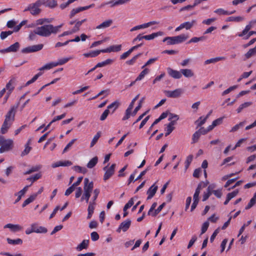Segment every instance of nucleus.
<instances>
[{
    "instance_id": "774afa93",
    "label": "nucleus",
    "mask_w": 256,
    "mask_h": 256,
    "mask_svg": "<svg viewBox=\"0 0 256 256\" xmlns=\"http://www.w3.org/2000/svg\"><path fill=\"white\" fill-rule=\"evenodd\" d=\"M90 236L92 240L93 241H96L99 238V235L96 232H92L90 234Z\"/></svg>"
},
{
    "instance_id": "b1692460",
    "label": "nucleus",
    "mask_w": 256,
    "mask_h": 256,
    "mask_svg": "<svg viewBox=\"0 0 256 256\" xmlns=\"http://www.w3.org/2000/svg\"><path fill=\"white\" fill-rule=\"evenodd\" d=\"M72 164V162H71V161H65L64 162L60 161V162H58L53 164L52 165V166L54 168H55L58 167L60 166H69Z\"/></svg>"
},
{
    "instance_id": "864d4df0",
    "label": "nucleus",
    "mask_w": 256,
    "mask_h": 256,
    "mask_svg": "<svg viewBox=\"0 0 256 256\" xmlns=\"http://www.w3.org/2000/svg\"><path fill=\"white\" fill-rule=\"evenodd\" d=\"M244 122H240L238 124L235 125L232 128L230 132H234L237 131L240 128L244 126Z\"/></svg>"
},
{
    "instance_id": "4468645a",
    "label": "nucleus",
    "mask_w": 256,
    "mask_h": 256,
    "mask_svg": "<svg viewBox=\"0 0 256 256\" xmlns=\"http://www.w3.org/2000/svg\"><path fill=\"white\" fill-rule=\"evenodd\" d=\"M167 72L169 76L174 78L179 79L182 76L180 70L178 71L173 70L170 68H167Z\"/></svg>"
},
{
    "instance_id": "a19ab883",
    "label": "nucleus",
    "mask_w": 256,
    "mask_h": 256,
    "mask_svg": "<svg viewBox=\"0 0 256 256\" xmlns=\"http://www.w3.org/2000/svg\"><path fill=\"white\" fill-rule=\"evenodd\" d=\"M256 54V46L253 48L249 50L245 54V56L246 58H250L252 56Z\"/></svg>"
},
{
    "instance_id": "3c124183",
    "label": "nucleus",
    "mask_w": 256,
    "mask_h": 256,
    "mask_svg": "<svg viewBox=\"0 0 256 256\" xmlns=\"http://www.w3.org/2000/svg\"><path fill=\"white\" fill-rule=\"evenodd\" d=\"M38 33L36 32V28L33 31L30 32L28 38L30 40H34L36 39Z\"/></svg>"
},
{
    "instance_id": "a211bd4d",
    "label": "nucleus",
    "mask_w": 256,
    "mask_h": 256,
    "mask_svg": "<svg viewBox=\"0 0 256 256\" xmlns=\"http://www.w3.org/2000/svg\"><path fill=\"white\" fill-rule=\"evenodd\" d=\"M15 80L14 78L11 79L6 84V90H7L6 93L8 94H10L12 92V90H14V84Z\"/></svg>"
},
{
    "instance_id": "338daca9",
    "label": "nucleus",
    "mask_w": 256,
    "mask_h": 256,
    "mask_svg": "<svg viewBox=\"0 0 256 256\" xmlns=\"http://www.w3.org/2000/svg\"><path fill=\"white\" fill-rule=\"evenodd\" d=\"M216 20V18H208L207 20H204L202 22L203 24H205L206 25L210 24L212 22H214Z\"/></svg>"
},
{
    "instance_id": "2eb2a0df",
    "label": "nucleus",
    "mask_w": 256,
    "mask_h": 256,
    "mask_svg": "<svg viewBox=\"0 0 256 256\" xmlns=\"http://www.w3.org/2000/svg\"><path fill=\"white\" fill-rule=\"evenodd\" d=\"M122 50V45H113L109 46L108 48L102 50V52H118Z\"/></svg>"
},
{
    "instance_id": "6ab92c4d",
    "label": "nucleus",
    "mask_w": 256,
    "mask_h": 256,
    "mask_svg": "<svg viewBox=\"0 0 256 256\" xmlns=\"http://www.w3.org/2000/svg\"><path fill=\"white\" fill-rule=\"evenodd\" d=\"M112 20H108L96 26V29H104L108 28L112 24Z\"/></svg>"
},
{
    "instance_id": "4be33fe9",
    "label": "nucleus",
    "mask_w": 256,
    "mask_h": 256,
    "mask_svg": "<svg viewBox=\"0 0 256 256\" xmlns=\"http://www.w3.org/2000/svg\"><path fill=\"white\" fill-rule=\"evenodd\" d=\"M164 34V32H156L152 33L149 35H146L144 36V38L146 40H152L154 39L155 38L158 36H162Z\"/></svg>"
},
{
    "instance_id": "f8f14e48",
    "label": "nucleus",
    "mask_w": 256,
    "mask_h": 256,
    "mask_svg": "<svg viewBox=\"0 0 256 256\" xmlns=\"http://www.w3.org/2000/svg\"><path fill=\"white\" fill-rule=\"evenodd\" d=\"M94 4H92L88 6H82V7H80L76 8H74L70 12V18H72L74 16V15L82 11L85 10H88V8H93L94 6Z\"/></svg>"
},
{
    "instance_id": "7c9ffc66",
    "label": "nucleus",
    "mask_w": 256,
    "mask_h": 256,
    "mask_svg": "<svg viewBox=\"0 0 256 256\" xmlns=\"http://www.w3.org/2000/svg\"><path fill=\"white\" fill-rule=\"evenodd\" d=\"M120 104V102L118 100H116L108 105L107 107V109L110 110L113 108V110H112V113H113L118 108Z\"/></svg>"
},
{
    "instance_id": "bb28decb",
    "label": "nucleus",
    "mask_w": 256,
    "mask_h": 256,
    "mask_svg": "<svg viewBox=\"0 0 256 256\" xmlns=\"http://www.w3.org/2000/svg\"><path fill=\"white\" fill-rule=\"evenodd\" d=\"M134 204V200L133 198H132L129 200V201L128 202V203L126 204L124 206L123 210L124 212L123 216L126 217L128 214V212H126L127 210H128L130 208L132 205Z\"/></svg>"
},
{
    "instance_id": "c756f323",
    "label": "nucleus",
    "mask_w": 256,
    "mask_h": 256,
    "mask_svg": "<svg viewBox=\"0 0 256 256\" xmlns=\"http://www.w3.org/2000/svg\"><path fill=\"white\" fill-rule=\"evenodd\" d=\"M28 186H26L22 190H20L16 194V196L18 195L17 199L16 200L14 203L18 202L22 198V196L27 191L28 188Z\"/></svg>"
},
{
    "instance_id": "09e8293b",
    "label": "nucleus",
    "mask_w": 256,
    "mask_h": 256,
    "mask_svg": "<svg viewBox=\"0 0 256 256\" xmlns=\"http://www.w3.org/2000/svg\"><path fill=\"white\" fill-rule=\"evenodd\" d=\"M42 177V174L40 173H38L36 174L34 176H31L27 178L28 180H30L32 182H34L36 180H38Z\"/></svg>"
},
{
    "instance_id": "7ed1b4c3",
    "label": "nucleus",
    "mask_w": 256,
    "mask_h": 256,
    "mask_svg": "<svg viewBox=\"0 0 256 256\" xmlns=\"http://www.w3.org/2000/svg\"><path fill=\"white\" fill-rule=\"evenodd\" d=\"M188 38V34H181L174 36H167L164 38L162 42H166L168 45H174L183 42Z\"/></svg>"
},
{
    "instance_id": "8fccbe9b",
    "label": "nucleus",
    "mask_w": 256,
    "mask_h": 256,
    "mask_svg": "<svg viewBox=\"0 0 256 256\" xmlns=\"http://www.w3.org/2000/svg\"><path fill=\"white\" fill-rule=\"evenodd\" d=\"M214 12L218 15H228V11L221 8L216 10Z\"/></svg>"
},
{
    "instance_id": "aec40b11",
    "label": "nucleus",
    "mask_w": 256,
    "mask_h": 256,
    "mask_svg": "<svg viewBox=\"0 0 256 256\" xmlns=\"http://www.w3.org/2000/svg\"><path fill=\"white\" fill-rule=\"evenodd\" d=\"M4 228H8L14 232H16L20 230L22 227L18 224H6L4 226Z\"/></svg>"
},
{
    "instance_id": "e433bc0d",
    "label": "nucleus",
    "mask_w": 256,
    "mask_h": 256,
    "mask_svg": "<svg viewBox=\"0 0 256 256\" xmlns=\"http://www.w3.org/2000/svg\"><path fill=\"white\" fill-rule=\"evenodd\" d=\"M113 62V60H112V59H107L106 60L104 61V62H98V64H96V67H98V68H101V67H103V66H104L108 64H111L112 62Z\"/></svg>"
},
{
    "instance_id": "13d9d810",
    "label": "nucleus",
    "mask_w": 256,
    "mask_h": 256,
    "mask_svg": "<svg viewBox=\"0 0 256 256\" xmlns=\"http://www.w3.org/2000/svg\"><path fill=\"white\" fill-rule=\"evenodd\" d=\"M132 110V109L128 108L126 110L125 116L123 117L122 119V120H125L130 118V114H132L131 112Z\"/></svg>"
},
{
    "instance_id": "39448f33",
    "label": "nucleus",
    "mask_w": 256,
    "mask_h": 256,
    "mask_svg": "<svg viewBox=\"0 0 256 256\" xmlns=\"http://www.w3.org/2000/svg\"><path fill=\"white\" fill-rule=\"evenodd\" d=\"M41 6L39 0H37L35 2L28 4L24 12L30 11V14L33 16L38 15L42 11L41 9L40 8Z\"/></svg>"
},
{
    "instance_id": "de8ad7c7",
    "label": "nucleus",
    "mask_w": 256,
    "mask_h": 256,
    "mask_svg": "<svg viewBox=\"0 0 256 256\" xmlns=\"http://www.w3.org/2000/svg\"><path fill=\"white\" fill-rule=\"evenodd\" d=\"M100 136V132H98L96 133V134L93 138L91 143H90V147H92L98 142V138Z\"/></svg>"
},
{
    "instance_id": "72a5a7b5",
    "label": "nucleus",
    "mask_w": 256,
    "mask_h": 256,
    "mask_svg": "<svg viewBox=\"0 0 256 256\" xmlns=\"http://www.w3.org/2000/svg\"><path fill=\"white\" fill-rule=\"evenodd\" d=\"M100 52H102L101 50H94V51H92L90 52L85 53L84 54V56L86 58H88V57L94 58V57H96L97 56H98Z\"/></svg>"
},
{
    "instance_id": "f257e3e1",
    "label": "nucleus",
    "mask_w": 256,
    "mask_h": 256,
    "mask_svg": "<svg viewBox=\"0 0 256 256\" xmlns=\"http://www.w3.org/2000/svg\"><path fill=\"white\" fill-rule=\"evenodd\" d=\"M18 106L19 102L11 106L10 109L6 115L5 120L0 128L2 134H6L14 121L16 110L18 107Z\"/></svg>"
},
{
    "instance_id": "0eeeda50",
    "label": "nucleus",
    "mask_w": 256,
    "mask_h": 256,
    "mask_svg": "<svg viewBox=\"0 0 256 256\" xmlns=\"http://www.w3.org/2000/svg\"><path fill=\"white\" fill-rule=\"evenodd\" d=\"M115 168L114 164H112L110 166L108 164L104 168L103 170L106 172L104 176V180H108L114 174Z\"/></svg>"
},
{
    "instance_id": "393cba45",
    "label": "nucleus",
    "mask_w": 256,
    "mask_h": 256,
    "mask_svg": "<svg viewBox=\"0 0 256 256\" xmlns=\"http://www.w3.org/2000/svg\"><path fill=\"white\" fill-rule=\"evenodd\" d=\"M182 75L183 74L186 78H191L194 76V73L190 69H181Z\"/></svg>"
},
{
    "instance_id": "412c9836",
    "label": "nucleus",
    "mask_w": 256,
    "mask_h": 256,
    "mask_svg": "<svg viewBox=\"0 0 256 256\" xmlns=\"http://www.w3.org/2000/svg\"><path fill=\"white\" fill-rule=\"evenodd\" d=\"M88 244L89 240H84L77 246L76 249L78 252L82 250L83 249H86L88 246Z\"/></svg>"
},
{
    "instance_id": "f03ea898",
    "label": "nucleus",
    "mask_w": 256,
    "mask_h": 256,
    "mask_svg": "<svg viewBox=\"0 0 256 256\" xmlns=\"http://www.w3.org/2000/svg\"><path fill=\"white\" fill-rule=\"evenodd\" d=\"M63 24L57 26H54L52 24H48L38 26L36 28V32L38 35L44 36L48 37L52 34H56L60 32V28L62 26Z\"/></svg>"
},
{
    "instance_id": "49530a36",
    "label": "nucleus",
    "mask_w": 256,
    "mask_h": 256,
    "mask_svg": "<svg viewBox=\"0 0 256 256\" xmlns=\"http://www.w3.org/2000/svg\"><path fill=\"white\" fill-rule=\"evenodd\" d=\"M32 52H36L41 50L44 46L42 44H38L30 46Z\"/></svg>"
},
{
    "instance_id": "6e6552de",
    "label": "nucleus",
    "mask_w": 256,
    "mask_h": 256,
    "mask_svg": "<svg viewBox=\"0 0 256 256\" xmlns=\"http://www.w3.org/2000/svg\"><path fill=\"white\" fill-rule=\"evenodd\" d=\"M183 92L181 88H177L174 90H164V93L168 98H177L180 97Z\"/></svg>"
},
{
    "instance_id": "1a4fd4ad",
    "label": "nucleus",
    "mask_w": 256,
    "mask_h": 256,
    "mask_svg": "<svg viewBox=\"0 0 256 256\" xmlns=\"http://www.w3.org/2000/svg\"><path fill=\"white\" fill-rule=\"evenodd\" d=\"M131 223L132 221L130 219L126 220L120 224L119 227L116 230V232L119 233L121 231H122L123 232H126L130 228Z\"/></svg>"
},
{
    "instance_id": "5fc2aeb1",
    "label": "nucleus",
    "mask_w": 256,
    "mask_h": 256,
    "mask_svg": "<svg viewBox=\"0 0 256 256\" xmlns=\"http://www.w3.org/2000/svg\"><path fill=\"white\" fill-rule=\"evenodd\" d=\"M144 100V98H143L140 100L138 105L135 108V109L132 114V116H134L137 113V112L140 110V109L142 107V102Z\"/></svg>"
},
{
    "instance_id": "f704fd0d",
    "label": "nucleus",
    "mask_w": 256,
    "mask_h": 256,
    "mask_svg": "<svg viewBox=\"0 0 256 256\" xmlns=\"http://www.w3.org/2000/svg\"><path fill=\"white\" fill-rule=\"evenodd\" d=\"M244 18L242 16H230L228 17L226 21V22H240L244 20Z\"/></svg>"
},
{
    "instance_id": "680f3d73",
    "label": "nucleus",
    "mask_w": 256,
    "mask_h": 256,
    "mask_svg": "<svg viewBox=\"0 0 256 256\" xmlns=\"http://www.w3.org/2000/svg\"><path fill=\"white\" fill-rule=\"evenodd\" d=\"M82 24H80V22H79L78 21H77L75 24L72 30L73 34L78 32L80 30V28Z\"/></svg>"
},
{
    "instance_id": "ea45409f",
    "label": "nucleus",
    "mask_w": 256,
    "mask_h": 256,
    "mask_svg": "<svg viewBox=\"0 0 256 256\" xmlns=\"http://www.w3.org/2000/svg\"><path fill=\"white\" fill-rule=\"evenodd\" d=\"M149 72V70L147 68H144L138 75L136 79V81H139L142 80L144 76Z\"/></svg>"
},
{
    "instance_id": "c85d7f7f",
    "label": "nucleus",
    "mask_w": 256,
    "mask_h": 256,
    "mask_svg": "<svg viewBox=\"0 0 256 256\" xmlns=\"http://www.w3.org/2000/svg\"><path fill=\"white\" fill-rule=\"evenodd\" d=\"M37 194H33L31 195L28 198L26 199L22 204V206L24 208L26 205L28 204L30 202H32L36 198Z\"/></svg>"
},
{
    "instance_id": "6e6d98bb",
    "label": "nucleus",
    "mask_w": 256,
    "mask_h": 256,
    "mask_svg": "<svg viewBox=\"0 0 256 256\" xmlns=\"http://www.w3.org/2000/svg\"><path fill=\"white\" fill-rule=\"evenodd\" d=\"M166 204L165 202L162 203V204H160L157 209L155 210L154 212L152 213V216H156L163 208L164 206Z\"/></svg>"
},
{
    "instance_id": "dca6fc26",
    "label": "nucleus",
    "mask_w": 256,
    "mask_h": 256,
    "mask_svg": "<svg viewBox=\"0 0 256 256\" xmlns=\"http://www.w3.org/2000/svg\"><path fill=\"white\" fill-rule=\"evenodd\" d=\"M31 228H32L34 232L36 233H46L47 229L43 226H39L36 223L32 224L31 225Z\"/></svg>"
},
{
    "instance_id": "a18cd8bd",
    "label": "nucleus",
    "mask_w": 256,
    "mask_h": 256,
    "mask_svg": "<svg viewBox=\"0 0 256 256\" xmlns=\"http://www.w3.org/2000/svg\"><path fill=\"white\" fill-rule=\"evenodd\" d=\"M72 169L78 172L86 174L87 172V170L86 168L82 167L80 166H76L72 167Z\"/></svg>"
},
{
    "instance_id": "423d86ee",
    "label": "nucleus",
    "mask_w": 256,
    "mask_h": 256,
    "mask_svg": "<svg viewBox=\"0 0 256 256\" xmlns=\"http://www.w3.org/2000/svg\"><path fill=\"white\" fill-rule=\"evenodd\" d=\"M13 147V141L10 139L4 138L2 144L0 148V153L8 152L12 149Z\"/></svg>"
},
{
    "instance_id": "4c0bfd02",
    "label": "nucleus",
    "mask_w": 256,
    "mask_h": 256,
    "mask_svg": "<svg viewBox=\"0 0 256 256\" xmlns=\"http://www.w3.org/2000/svg\"><path fill=\"white\" fill-rule=\"evenodd\" d=\"M72 58L71 57L69 58H62L60 59H59L57 62H54L56 66H61L62 64H64L66 63L69 60H70Z\"/></svg>"
},
{
    "instance_id": "2f4dec72",
    "label": "nucleus",
    "mask_w": 256,
    "mask_h": 256,
    "mask_svg": "<svg viewBox=\"0 0 256 256\" xmlns=\"http://www.w3.org/2000/svg\"><path fill=\"white\" fill-rule=\"evenodd\" d=\"M42 166L40 165H36L34 166H32L29 170L25 172L24 174V175L29 174H32L34 172H38V171L40 168Z\"/></svg>"
},
{
    "instance_id": "052dcab7",
    "label": "nucleus",
    "mask_w": 256,
    "mask_h": 256,
    "mask_svg": "<svg viewBox=\"0 0 256 256\" xmlns=\"http://www.w3.org/2000/svg\"><path fill=\"white\" fill-rule=\"evenodd\" d=\"M209 226V222H204L202 227L201 230V234H203L205 233L206 231L208 230V228Z\"/></svg>"
},
{
    "instance_id": "ddd939ff",
    "label": "nucleus",
    "mask_w": 256,
    "mask_h": 256,
    "mask_svg": "<svg viewBox=\"0 0 256 256\" xmlns=\"http://www.w3.org/2000/svg\"><path fill=\"white\" fill-rule=\"evenodd\" d=\"M159 23L158 22L156 21H151L147 23H144L142 24L138 25L136 26H135L132 28L130 30V32H134V30H136L140 29L145 28H148V26L154 25V24H156Z\"/></svg>"
},
{
    "instance_id": "79ce46f5",
    "label": "nucleus",
    "mask_w": 256,
    "mask_h": 256,
    "mask_svg": "<svg viewBox=\"0 0 256 256\" xmlns=\"http://www.w3.org/2000/svg\"><path fill=\"white\" fill-rule=\"evenodd\" d=\"M56 64L54 62H50L49 64H45L44 66H42V68H40L38 70L40 71H42L46 70H50V68H52L53 67H55Z\"/></svg>"
},
{
    "instance_id": "0e129e2a",
    "label": "nucleus",
    "mask_w": 256,
    "mask_h": 256,
    "mask_svg": "<svg viewBox=\"0 0 256 256\" xmlns=\"http://www.w3.org/2000/svg\"><path fill=\"white\" fill-rule=\"evenodd\" d=\"M174 129V126H170L167 125L166 128V132L165 134V136H168Z\"/></svg>"
},
{
    "instance_id": "bf43d9fd",
    "label": "nucleus",
    "mask_w": 256,
    "mask_h": 256,
    "mask_svg": "<svg viewBox=\"0 0 256 256\" xmlns=\"http://www.w3.org/2000/svg\"><path fill=\"white\" fill-rule=\"evenodd\" d=\"M110 110H108V109L106 110L100 116V120L102 121L104 120L106 118H107L108 116V114H110Z\"/></svg>"
},
{
    "instance_id": "c03bdc74",
    "label": "nucleus",
    "mask_w": 256,
    "mask_h": 256,
    "mask_svg": "<svg viewBox=\"0 0 256 256\" xmlns=\"http://www.w3.org/2000/svg\"><path fill=\"white\" fill-rule=\"evenodd\" d=\"M142 55V53H139L138 54L136 55L135 56H134L132 59H130V60H127L126 62V64L128 65H132L134 64L136 60L139 58Z\"/></svg>"
},
{
    "instance_id": "603ef678",
    "label": "nucleus",
    "mask_w": 256,
    "mask_h": 256,
    "mask_svg": "<svg viewBox=\"0 0 256 256\" xmlns=\"http://www.w3.org/2000/svg\"><path fill=\"white\" fill-rule=\"evenodd\" d=\"M206 118H203L202 116H200L197 120L196 121L195 123L196 124L197 126L199 127L204 124L206 122Z\"/></svg>"
},
{
    "instance_id": "c9c22d12",
    "label": "nucleus",
    "mask_w": 256,
    "mask_h": 256,
    "mask_svg": "<svg viewBox=\"0 0 256 256\" xmlns=\"http://www.w3.org/2000/svg\"><path fill=\"white\" fill-rule=\"evenodd\" d=\"M53 18H40L36 20V25H42L44 23L50 24L52 22Z\"/></svg>"
},
{
    "instance_id": "e2e57ef3",
    "label": "nucleus",
    "mask_w": 256,
    "mask_h": 256,
    "mask_svg": "<svg viewBox=\"0 0 256 256\" xmlns=\"http://www.w3.org/2000/svg\"><path fill=\"white\" fill-rule=\"evenodd\" d=\"M196 240H197L196 236V235L193 236L192 237V238L191 240L189 242V243L188 246V248H191L192 246V245L194 244Z\"/></svg>"
},
{
    "instance_id": "69168bd1",
    "label": "nucleus",
    "mask_w": 256,
    "mask_h": 256,
    "mask_svg": "<svg viewBox=\"0 0 256 256\" xmlns=\"http://www.w3.org/2000/svg\"><path fill=\"white\" fill-rule=\"evenodd\" d=\"M158 59V58H150V59L146 64L142 66V68H144L145 66H149L150 64H153L154 62L156 60H157Z\"/></svg>"
},
{
    "instance_id": "37998d69",
    "label": "nucleus",
    "mask_w": 256,
    "mask_h": 256,
    "mask_svg": "<svg viewBox=\"0 0 256 256\" xmlns=\"http://www.w3.org/2000/svg\"><path fill=\"white\" fill-rule=\"evenodd\" d=\"M201 189H202V183H200L195 191L194 194V198H193L194 200H199L198 196H199V194H200Z\"/></svg>"
},
{
    "instance_id": "5701e85b",
    "label": "nucleus",
    "mask_w": 256,
    "mask_h": 256,
    "mask_svg": "<svg viewBox=\"0 0 256 256\" xmlns=\"http://www.w3.org/2000/svg\"><path fill=\"white\" fill-rule=\"evenodd\" d=\"M224 60H226V58L224 56L216 57V58H212L206 60L204 62V64L206 65V64H214V63L217 62L218 61Z\"/></svg>"
},
{
    "instance_id": "473e14b6",
    "label": "nucleus",
    "mask_w": 256,
    "mask_h": 256,
    "mask_svg": "<svg viewBox=\"0 0 256 256\" xmlns=\"http://www.w3.org/2000/svg\"><path fill=\"white\" fill-rule=\"evenodd\" d=\"M31 143V140H28L27 143L25 145L24 150L22 152L21 156H25L28 154L32 149V148L30 146Z\"/></svg>"
},
{
    "instance_id": "9b49d317",
    "label": "nucleus",
    "mask_w": 256,
    "mask_h": 256,
    "mask_svg": "<svg viewBox=\"0 0 256 256\" xmlns=\"http://www.w3.org/2000/svg\"><path fill=\"white\" fill-rule=\"evenodd\" d=\"M42 6L54 8L58 6L56 0H39Z\"/></svg>"
},
{
    "instance_id": "20e7f679",
    "label": "nucleus",
    "mask_w": 256,
    "mask_h": 256,
    "mask_svg": "<svg viewBox=\"0 0 256 256\" xmlns=\"http://www.w3.org/2000/svg\"><path fill=\"white\" fill-rule=\"evenodd\" d=\"M94 188V183L92 182H89L88 178L84 180V194L81 198V200H85L86 202H88L89 198L91 196V192Z\"/></svg>"
},
{
    "instance_id": "a878e982",
    "label": "nucleus",
    "mask_w": 256,
    "mask_h": 256,
    "mask_svg": "<svg viewBox=\"0 0 256 256\" xmlns=\"http://www.w3.org/2000/svg\"><path fill=\"white\" fill-rule=\"evenodd\" d=\"M95 204H96L95 202H90L89 203L88 208V214L87 216L88 219H90L92 218V215L94 213Z\"/></svg>"
},
{
    "instance_id": "9d476101",
    "label": "nucleus",
    "mask_w": 256,
    "mask_h": 256,
    "mask_svg": "<svg viewBox=\"0 0 256 256\" xmlns=\"http://www.w3.org/2000/svg\"><path fill=\"white\" fill-rule=\"evenodd\" d=\"M196 23L195 20H192V22H186L180 24L178 27L175 29L176 32H178L180 30L186 28L187 30H190Z\"/></svg>"
},
{
    "instance_id": "58836bf2",
    "label": "nucleus",
    "mask_w": 256,
    "mask_h": 256,
    "mask_svg": "<svg viewBox=\"0 0 256 256\" xmlns=\"http://www.w3.org/2000/svg\"><path fill=\"white\" fill-rule=\"evenodd\" d=\"M6 240L9 244H21L22 243V240L20 238L12 240L10 238H7Z\"/></svg>"
},
{
    "instance_id": "f3484780",
    "label": "nucleus",
    "mask_w": 256,
    "mask_h": 256,
    "mask_svg": "<svg viewBox=\"0 0 256 256\" xmlns=\"http://www.w3.org/2000/svg\"><path fill=\"white\" fill-rule=\"evenodd\" d=\"M158 190V186L154 184L147 191V194L148 195L147 200L151 199L156 194Z\"/></svg>"
},
{
    "instance_id": "cd10ccee",
    "label": "nucleus",
    "mask_w": 256,
    "mask_h": 256,
    "mask_svg": "<svg viewBox=\"0 0 256 256\" xmlns=\"http://www.w3.org/2000/svg\"><path fill=\"white\" fill-rule=\"evenodd\" d=\"M20 48V44L18 42H15L14 44L6 48V50L10 52H16Z\"/></svg>"
},
{
    "instance_id": "4d7b16f0",
    "label": "nucleus",
    "mask_w": 256,
    "mask_h": 256,
    "mask_svg": "<svg viewBox=\"0 0 256 256\" xmlns=\"http://www.w3.org/2000/svg\"><path fill=\"white\" fill-rule=\"evenodd\" d=\"M200 134L198 131L196 132L192 135V142L195 143L198 142L200 137Z\"/></svg>"
}]
</instances>
